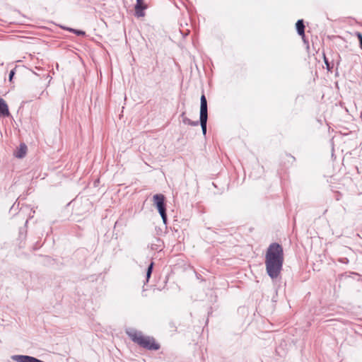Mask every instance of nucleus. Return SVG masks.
<instances>
[{"label":"nucleus","mask_w":362,"mask_h":362,"mask_svg":"<svg viewBox=\"0 0 362 362\" xmlns=\"http://www.w3.org/2000/svg\"><path fill=\"white\" fill-rule=\"evenodd\" d=\"M284 250L279 243H272L265 255V267L268 276L272 279L279 277L284 264Z\"/></svg>","instance_id":"nucleus-1"},{"label":"nucleus","mask_w":362,"mask_h":362,"mask_svg":"<svg viewBox=\"0 0 362 362\" xmlns=\"http://www.w3.org/2000/svg\"><path fill=\"white\" fill-rule=\"evenodd\" d=\"M14 75V71L12 70L11 71L10 74H9V80L11 81L12 80V78Z\"/></svg>","instance_id":"nucleus-14"},{"label":"nucleus","mask_w":362,"mask_h":362,"mask_svg":"<svg viewBox=\"0 0 362 362\" xmlns=\"http://www.w3.org/2000/svg\"><path fill=\"white\" fill-rule=\"evenodd\" d=\"M201 105H200V116L199 122L202 132L205 135L206 133V124L208 119V110H207V101L205 95L203 94L201 96Z\"/></svg>","instance_id":"nucleus-3"},{"label":"nucleus","mask_w":362,"mask_h":362,"mask_svg":"<svg viewBox=\"0 0 362 362\" xmlns=\"http://www.w3.org/2000/svg\"><path fill=\"white\" fill-rule=\"evenodd\" d=\"M153 203L158 210V212L165 223L167 221V214L165 204V197L161 194H156L153 197Z\"/></svg>","instance_id":"nucleus-4"},{"label":"nucleus","mask_w":362,"mask_h":362,"mask_svg":"<svg viewBox=\"0 0 362 362\" xmlns=\"http://www.w3.org/2000/svg\"><path fill=\"white\" fill-rule=\"evenodd\" d=\"M325 63L326 64L327 70L330 71L332 69V66H330L329 62L327 61V58L325 57Z\"/></svg>","instance_id":"nucleus-12"},{"label":"nucleus","mask_w":362,"mask_h":362,"mask_svg":"<svg viewBox=\"0 0 362 362\" xmlns=\"http://www.w3.org/2000/svg\"><path fill=\"white\" fill-rule=\"evenodd\" d=\"M296 30L298 34L300 36H304L305 35V25L303 20H298L296 24Z\"/></svg>","instance_id":"nucleus-8"},{"label":"nucleus","mask_w":362,"mask_h":362,"mask_svg":"<svg viewBox=\"0 0 362 362\" xmlns=\"http://www.w3.org/2000/svg\"><path fill=\"white\" fill-rule=\"evenodd\" d=\"M69 30L71 32L76 34L78 36H80V35H85V32L83 31V30H75V29H73V28H70Z\"/></svg>","instance_id":"nucleus-11"},{"label":"nucleus","mask_w":362,"mask_h":362,"mask_svg":"<svg viewBox=\"0 0 362 362\" xmlns=\"http://www.w3.org/2000/svg\"><path fill=\"white\" fill-rule=\"evenodd\" d=\"M26 151H27V146H25V144H22L20 145L19 148L15 153V156L16 158H22L25 156Z\"/></svg>","instance_id":"nucleus-7"},{"label":"nucleus","mask_w":362,"mask_h":362,"mask_svg":"<svg viewBox=\"0 0 362 362\" xmlns=\"http://www.w3.org/2000/svg\"><path fill=\"white\" fill-rule=\"evenodd\" d=\"M126 334L133 342L144 349L151 351H156L160 349V344L156 342L153 337L145 336L141 331L128 328L126 329Z\"/></svg>","instance_id":"nucleus-2"},{"label":"nucleus","mask_w":362,"mask_h":362,"mask_svg":"<svg viewBox=\"0 0 362 362\" xmlns=\"http://www.w3.org/2000/svg\"><path fill=\"white\" fill-rule=\"evenodd\" d=\"M185 113L182 112L181 117L182 118V122L185 124L191 125V126H198L199 121H192L190 119L187 118L185 116Z\"/></svg>","instance_id":"nucleus-9"},{"label":"nucleus","mask_w":362,"mask_h":362,"mask_svg":"<svg viewBox=\"0 0 362 362\" xmlns=\"http://www.w3.org/2000/svg\"><path fill=\"white\" fill-rule=\"evenodd\" d=\"M153 267V262H151L150 265L148 267L147 271H146V281H148L149 278L151 277L152 270Z\"/></svg>","instance_id":"nucleus-10"},{"label":"nucleus","mask_w":362,"mask_h":362,"mask_svg":"<svg viewBox=\"0 0 362 362\" xmlns=\"http://www.w3.org/2000/svg\"><path fill=\"white\" fill-rule=\"evenodd\" d=\"M361 48L362 49V44L361 45Z\"/></svg>","instance_id":"nucleus-16"},{"label":"nucleus","mask_w":362,"mask_h":362,"mask_svg":"<svg viewBox=\"0 0 362 362\" xmlns=\"http://www.w3.org/2000/svg\"><path fill=\"white\" fill-rule=\"evenodd\" d=\"M361 117H362V112L361 113Z\"/></svg>","instance_id":"nucleus-15"},{"label":"nucleus","mask_w":362,"mask_h":362,"mask_svg":"<svg viewBox=\"0 0 362 362\" xmlns=\"http://www.w3.org/2000/svg\"><path fill=\"white\" fill-rule=\"evenodd\" d=\"M358 38L359 40L360 45L362 44V34L358 33L357 34Z\"/></svg>","instance_id":"nucleus-13"},{"label":"nucleus","mask_w":362,"mask_h":362,"mask_svg":"<svg viewBox=\"0 0 362 362\" xmlns=\"http://www.w3.org/2000/svg\"><path fill=\"white\" fill-rule=\"evenodd\" d=\"M9 111L7 104L5 100L0 98V116L8 117Z\"/></svg>","instance_id":"nucleus-6"},{"label":"nucleus","mask_w":362,"mask_h":362,"mask_svg":"<svg viewBox=\"0 0 362 362\" xmlns=\"http://www.w3.org/2000/svg\"><path fill=\"white\" fill-rule=\"evenodd\" d=\"M134 8L135 16L140 18L145 16L144 10L147 8V6L143 2V0H136Z\"/></svg>","instance_id":"nucleus-5"}]
</instances>
